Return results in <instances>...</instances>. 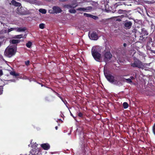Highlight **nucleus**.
Wrapping results in <instances>:
<instances>
[{
  "label": "nucleus",
  "instance_id": "18",
  "mask_svg": "<svg viewBox=\"0 0 155 155\" xmlns=\"http://www.w3.org/2000/svg\"><path fill=\"white\" fill-rule=\"evenodd\" d=\"M64 7L65 8H66L68 9H69L70 8H74L72 5H71V4H66L65 5H64Z\"/></svg>",
  "mask_w": 155,
  "mask_h": 155
},
{
  "label": "nucleus",
  "instance_id": "28",
  "mask_svg": "<svg viewBox=\"0 0 155 155\" xmlns=\"http://www.w3.org/2000/svg\"><path fill=\"white\" fill-rule=\"evenodd\" d=\"M84 16L89 18H91L92 15L90 14H89L86 13H84Z\"/></svg>",
  "mask_w": 155,
  "mask_h": 155
},
{
  "label": "nucleus",
  "instance_id": "47",
  "mask_svg": "<svg viewBox=\"0 0 155 155\" xmlns=\"http://www.w3.org/2000/svg\"><path fill=\"white\" fill-rule=\"evenodd\" d=\"M58 96L59 97H61V96H59V94H58Z\"/></svg>",
  "mask_w": 155,
  "mask_h": 155
},
{
  "label": "nucleus",
  "instance_id": "32",
  "mask_svg": "<svg viewBox=\"0 0 155 155\" xmlns=\"http://www.w3.org/2000/svg\"><path fill=\"white\" fill-rule=\"evenodd\" d=\"M94 19H96L98 18V17L96 16L92 15L91 18Z\"/></svg>",
  "mask_w": 155,
  "mask_h": 155
},
{
  "label": "nucleus",
  "instance_id": "9",
  "mask_svg": "<svg viewBox=\"0 0 155 155\" xmlns=\"http://www.w3.org/2000/svg\"><path fill=\"white\" fill-rule=\"evenodd\" d=\"M71 5H72L74 8L78 6L80 3V2H78L77 0H71Z\"/></svg>",
  "mask_w": 155,
  "mask_h": 155
},
{
  "label": "nucleus",
  "instance_id": "10",
  "mask_svg": "<svg viewBox=\"0 0 155 155\" xmlns=\"http://www.w3.org/2000/svg\"><path fill=\"white\" fill-rule=\"evenodd\" d=\"M53 9L56 13H61L62 12L61 9L59 7L57 6H54L53 8Z\"/></svg>",
  "mask_w": 155,
  "mask_h": 155
},
{
  "label": "nucleus",
  "instance_id": "8",
  "mask_svg": "<svg viewBox=\"0 0 155 155\" xmlns=\"http://www.w3.org/2000/svg\"><path fill=\"white\" fill-rule=\"evenodd\" d=\"M20 7H18L17 10L18 13L21 15H25L26 13V12L25 8L22 6Z\"/></svg>",
  "mask_w": 155,
  "mask_h": 155
},
{
  "label": "nucleus",
  "instance_id": "22",
  "mask_svg": "<svg viewBox=\"0 0 155 155\" xmlns=\"http://www.w3.org/2000/svg\"><path fill=\"white\" fill-rule=\"evenodd\" d=\"M123 106L124 108L126 109L128 107V105L127 102H124L123 104Z\"/></svg>",
  "mask_w": 155,
  "mask_h": 155
},
{
  "label": "nucleus",
  "instance_id": "46",
  "mask_svg": "<svg viewBox=\"0 0 155 155\" xmlns=\"http://www.w3.org/2000/svg\"><path fill=\"white\" fill-rule=\"evenodd\" d=\"M118 20L119 21H121V20L120 19V20L118 19Z\"/></svg>",
  "mask_w": 155,
  "mask_h": 155
},
{
  "label": "nucleus",
  "instance_id": "44",
  "mask_svg": "<svg viewBox=\"0 0 155 155\" xmlns=\"http://www.w3.org/2000/svg\"><path fill=\"white\" fill-rule=\"evenodd\" d=\"M37 145V144H36L35 143V146L36 147H37V145Z\"/></svg>",
  "mask_w": 155,
  "mask_h": 155
},
{
  "label": "nucleus",
  "instance_id": "12",
  "mask_svg": "<svg viewBox=\"0 0 155 155\" xmlns=\"http://www.w3.org/2000/svg\"><path fill=\"white\" fill-rule=\"evenodd\" d=\"M141 32L140 34L142 36H146L148 35V33L146 30L144 28H142L141 29Z\"/></svg>",
  "mask_w": 155,
  "mask_h": 155
},
{
  "label": "nucleus",
  "instance_id": "14",
  "mask_svg": "<svg viewBox=\"0 0 155 155\" xmlns=\"http://www.w3.org/2000/svg\"><path fill=\"white\" fill-rule=\"evenodd\" d=\"M93 8L91 6H87L84 8V12H89L92 10Z\"/></svg>",
  "mask_w": 155,
  "mask_h": 155
},
{
  "label": "nucleus",
  "instance_id": "42",
  "mask_svg": "<svg viewBox=\"0 0 155 155\" xmlns=\"http://www.w3.org/2000/svg\"><path fill=\"white\" fill-rule=\"evenodd\" d=\"M124 15H121L120 17H121L122 18L123 17H124Z\"/></svg>",
  "mask_w": 155,
  "mask_h": 155
},
{
  "label": "nucleus",
  "instance_id": "41",
  "mask_svg": "<svg viewBox=\"0 0 155 155\" xmlns=\"http://www.w3.org/2000/svg\"><path fill=\"white\" fill-rule=\"evenodd\" d=\"M123 45L124 47H125L127 46V44L126 43H124Z\"/></svg>",
  "mask_w": 155,
  "mask_h": 155
},
{
  "label": "nucleus",
  "instance_id": "23",
  "mask_svg": "<svg viewBox=\"0 0 155 155\" xmlns=\"http://www.w3.org/2000/svg\"><path fill=\"white\" fill-rule=\"evenodd\" d=\"M10 74L11 75L15 76H18V74H16L15 72L11 71L10 72Z\"/></svg>",
  "mask_w": 155,
  "mask_h": 155
},
{
  "label": "nucleus",
  "instance_id": "17",
  "mask_svg": "<svg viewBox=\"0 0 155 155\" xmlns=\"http://www.w3.org/2000/svg\"><path fill=\"white\" fill-rule=\"evenodd\" d=\"M17 29L16 30L18 32L24 31L26 30V28L25 27L22 28H16Z\"/></svg>",
  "mask_w": 155,
  "mask_h": 155
},
{
  "label": "nucleus",
  "instance_id": "37",
  "mask_svg": "<svg viewBox=\"0 0 155 155\" xmlns=\"http://www.w3.org/2000/svg\"><path fill=\"white\" fill-rule=\"evenodd\" d=\"M3 74L2 71L1 70H0V76Z\"/></svg>",
  "mask_w": 155,
  "mask_h": 155
},
{
  "label": "nucleus",
  "instance_id": "16",
  "mask_svg": "<svg viewBox=\"0 0 155 155\" xmlns=\"http://www.w3.org/2000/svg\"><path fill=\"white\" fill-rule=\"evenodd\" d=\"M129 12H130V11H127L126 10H123L121 9H119L118 11V13L120 14H125L127 15V14L129 13Z\"/></svg>",
  "mask_w": 155,
  "mask_h": 155
},
{
  "label": "nucleus",
  "instance_id": "13",
  "mask_svg": "<svg viewBox=\"0 0 155 155\" xmlns=\"http://www.w3.org/2000/svg\"><path fill=\"white\" fill-rule=\"evenodd\" d=\"M41 147L45 150H48L50 148V145L48 143H44L42 144Z\"/></svg>",
  "mask_w": 155,
  "mask_h": 155
},
{
  "label": "nucleus",
  "instance_id": "33",
  "mask_svg": "<svg viewBox=\"0 0 155 155\" xmlns=\"http://www.w3.org/2000/svg\"><path fill=\"white\" fill-rule=\"evenodd\" d=\"M153 132L155 135V124L153 127Z\"/></svg>",
  "mask_w": 155,
  "mask_h": 155
},
{
  "label": "nucleus",
  "instance_id": "3",
  "mask_svg": "<svg viewBox=\"0 0 155 155\" xmlns=\"http://www.w3.org/2000/svg\"><path fill=\"white\" fill-rule=\"evenodd\" d=\"M104 74L107 80L111 83L118 86L121 84V83L119 81H118L116 79H115L114 78L111 74L105 73H104Z\"/></svg>",
  "mask_w": 155,
  "mask_h": 155
},
{
  "label": "nucleus",
  "instance_id": "48",
  "mask_svg": "<svg viewBox=\"0 0 155 155\" xmlns=\"http://www.w3.org/2000/svg\"><path fill=\"white\" fill-rule=\"evenodd\" d=\"M69 135L70 134V133H68V134Z\"/></svg>",
  "mask_w": 155,
  "mask_h": 155
},
{
  "label": "nucleus",
  "instance_id": "1",
  "mask_svg": "<svg viewBox=\"0 0 155 155\" xmlns=\"http://www.w3.org/2000/svg\"><path fill=\"white\" fill-rule=\"evenodd\" d=\"M16 51V48L14 46H8L5 51V54L6 56L10 58L15 54Z\"/></svg>",
  "mask_w": 155,
  "mask_h": 155
},
{
  "label": "nucleus",
  "instance_id": "30",
  "mask_svg": "<svg viewBox=\"0 0 155 155\" xmlns=\"http://www.w3.org/2000/svg\"><path fill=\"white\" fill-rule=\"evenodd\" d=\"M22 35H16L15 36V38H21L22 37Z\"/></svg>",
  "mask_w": 155,
  "mask_h": 155
},
{
  "label": "nucleus",
  "instance_id": "29",
  "mask_svg": "<svg viewBox=\"0 0 155 155\" xmlns=\"http://www.w3.org/2000/svg\"><path fill=\"white\" fill-rule=\"evenodd\" d=\"M45 25V24L43 23H41L39 25V27L40 28L42 29L44 28Z\"/></svg>",
  "mask_w": 155,
  "mask_h": 155
},
{
  "label": "nucleus",
  "instance_id": "2",
  "mask_svg": "<svg viewBox=\"0 0 155 155\" xmlns=\"http://www.w3.org/2000/svg\"><path fill=\"white\" fill-rule=\"evenodd\" d=\"M92 54L94 59L97 61L101 62V56L98 52V48L93 47L91 50Z\"/></svg>",
  "mask_w": 155,
  "mask_h": 155
},
{
  "label": "nucleus",
  "instance_id": "27",
  "mask_svg": "<svg viewBox=\"0 0 155 155\" xmlns=\"http://www.w3.org/2000/svg\"><path fill=\"white\" fill-rule=\"evenodd\" d=\"M76 10L78 11L84 12V7L79 8L76 9Z\"/></svg>",
  "mask_w": 155,
  "mask_h": 155
},
{
  "label": "nucleus",
  "instance_id": "38",
  "mask_svg": "<svg viewBox=\"0 0 155 155\" xmlns=\"http://www.w3.org/2000/svg\"><path fill=\"white\" fill-rule=\"evenodd\" d=\"M70 112V114H71V116H72L74 117V119L75 120V118H76V117H74V116H73V114H72L71 113V112Z\"/></svg>",
  "mask_w": 155,
  "mask_h": 155
},
{
  "label": "nucleus",
  "instance_id": "21",
  "mask_svg": "<svg viewBox=\"0 0 155 155\" xmlns=\"http://www.w3.org/2000/svg\"><path fill=\"white\" fill-rule=\"evenodd\" d=\"M69 12L71 13H75L76 12V10L74 9H70Z\"/></svg>",
  "mask_w": 155,
  "mask_h": 155
},
{
  "label": "nucleus",
  "instance_id": "51",
  "mask_svg": "<svg viewBox=\"0 0 155 155\" xmlns=\"http://www.w3.org/2000/svg\"><path fill=\"white\" fill-rule=\"evenodd\" d=\"M7 1H8V0H7Z\"/></svg>",
  "mask_w": 155,
  "mask_h": 155
},
{
  "label": "nucleus",
  "instance_id": "49",
  "mask_svg": "<svg viewBox=\"0 0 155 155\" xmlns=\"http://www.w3.org/2000/svg\"><path fill=\"white\" fill-rule=\"evenodd\" d=\"M10 81H12V80H10Z\"/></svg>",
  "mask_w": 155,
  "mask_h": 155
},
{
  "label": "nucleus",
  "instance_id": "26",
  "mask_svg": "<svg viewBox=\"0 0 155 155\" xmlns=\"http://www.w3.org/2000/svg\"><path fill=\"white\" fill-rule=\"evenodd\" d=\"M32 45V43L31 41H28V43H27L26 44V46L28 48H30L31 47Z\"/></svg>",
  "mask_w": 155,
  "mask_h": 155
},
{
  "label": "nucleus",
  "instance_id": "25",
  "mask_svg": "<svg viewBox=\"0 0 155 155\" xmlns=\"http://www.w3.org/2000/svg\"><path fill=\"white\" fill-rule=\"evenodd\" d=\"M16 29L17 28H8V32H9L12 31L16 30Z\"/></svg>",
  "mask_w": 155,
  "mask_h": 155
},
{
  "label": "nucleus",
  "instance_id": "20",
  "mask_svg": "<svg viewBox=\"0 0 155 155\" xmlns=\"http://www.w3.org/2000/svg\"><path fill=\"white\" fill-rule=\"evenodd\" d=\"M11 43L13 44H15L19 42V40H18L13 39L10 41Z\"/></svg>",
  "mask_w": 155,
  "mask_h": 155
},
{
  "label": "nucleus",
  "instance_id": "7",
  "mask_svg": "<svg viewBox=\"0 0 155 155\" xmlns=\"http://www.w3.org/2000/svg\"><path fill=\"white\" fill-rule=\"evenodd\" d=\"M89 37L91 39L97 40L98 39V36L96 32H93L92 33L89 32Z\"/></svg>",
  "mask_w": 155,
  "mask_h": 155
},
{
  "label": "nucleus",
  "instance_id": "15",
  "mask_svg": "<svg viewBox=\"0 0 155 155\" xmlns=\"http://www.w3.org/2000/svg\"><path fill=\"white\" fill-rule=\"evenodd\" d=\"M120 80L121 81H126L128 83H131L132 81L130 78L128 79H124L122 78H120Z\"/></svg>",
  "mask_w": 155,
  "mask_h": 155
},
{
  "label": "nucleus",
  "instance_id": "34",
  "mask_svg": "<svg viewBox=\"0 0 155 155\" xmlns=\"http://www.w3.org/2000/svg\"><path fill=\"white\" fill-rule=\"evenodd\" d=\"M3 90L2 87H0V94H1L2 93Z\"/></svg>",
  "mask_w": 155,
  "mask_h": 155
},
{
  "label": "nucleus",
  "instance_id": "50",
  "mask_svg": "<svg viewBox=\"0 0 155 155\" xmlns=\"http://www.w3.org/2000/svg\"><path fill=\"white\" fill-rule=\"evenodd\" d=\"M28 146L29 147L30 146V145H28Z\"/></svg>",
  "mask_w": 155,
  "mask_h": 155
},
{
  "label": "nucleus",
  "instance_id": "31",
  "mask_svg": "<svg viewBox=\"0 0 155 155\" xmlns=\"http://www.w3.org/2000/svg\"><path fill=\"white\" fill-rule=\"evenodd\" d=\"M151 27H151V29L153 30L154 28V25L151 21Z\"/></svg>",
  "mask_w": 155,
  "mask_h": 155
},
{
  "label": "nucleus",
  "instance_id": "36",
  "mask_svg": "<svg viewBox=\"0 0 155 155\" xmlns=\"http://www.w3.org/2000/svg\"><path fill=\"white\" fill-rule=\"evenodd\" d=\"M29 61H27L25 62V64L26 65L28 66L29 65Z\"/></svg>",
  "mask_w": 155,
  "mask_h": 155
},
{
  "label": "nucleus",
  "instance_id": "24",
  "mask_svg": "<svg viewBox=\"0 0 155 155\" xmlns=\"http://www.w3.org/2000/svg\"><path fill=\"white\" fill-rule=\"evenodd\" d=\"M60 98L61 99L62 101L64 103V104L66 105V106L67 108H68V106L67 105V104H68V103L67 101L65 100H64L61 97H60Z\"/></svg>",
  "mask_w": 155,
  "mask_h": 155
},
{
  "label": "nucleus",
  "instance_id": "35",
  "mask_svg": "<svg viewBox=\"0 0 155 155\" xmlns=\"http://www.w3.org/2000/svg\"><path fill=\"white\" fill-rule=\"evenodd\" d=\"M78 116L80 117H82L83 116V114L81 113L80 112L78 114Z\"/></svg>",
  "mask_w": 155,
  "mask_h": 155
},
{
  "label": "nucleus",
  "instance_id": "39",
  "mask_svg": "<svg viewBox=\"0 0 155 155\" xmlns=\"http://www.w3.org/2000/svg\"><path fill=\"white\" fill-rule=\"evenodd\" d=\"M68 0H60L61 2H64L68 1Z\"/></svg>",
  "mask_w": 155,
  "mask_h": 155
},
{
  "label": "nucleus",
  "instance_id": "43",
  "mask_svg": "<svg viewBox=\"0 0 155 155\" xmlns=\"http://www.w3.org/2000/svg\"><path fill=\"white\" fill-rule=\"evenodd\" d=\"M58 127L57 126H56L55 127V128L56 129V130H57L58 129Z\"/></svg>",
  "mask_w": 155,
  "mask_h": 155
},
{
  "label": "nucleus",
  "instance_id": "4",
  "mask_svg": "<svg viewBox=\"0 0 155 155\" xmlns=\"http://www.w3.org/2000/svg\"><path fill=\"white\" fill-rule=\"evenodd\" d=\"M131 65L133 67H137L140 68H143L144 67L141 62L137 59H135L134 62L131 64Z\"/></svg>",
  "mask_w": 155,
  "mask_h": 155
},
{
  "label": "nucleus",
  "instance_id": "19",
  "mask_svg": "<svg viewBox=\"0 0 155 155\" xmlns=\"http://www.w3.org/2000/svg\"><path fill=\"white\" fill-rule=\"evenodd\" d=\"M39 11L40 12L44 14H45L47 12L46 10L45 9L42 8L40 9L39 10Z\"/></svg>",
  "mask_w": 155,
  "mask_h": 155
},
{
  "label": "nucleus",
  "instance_id": "5",
  "mask_svg": "<svg viewBox=\"0 0 155 155\" xmlns=\"http://www.w3.org/2000/svg\"><path fill=\"white\" fill-rule=\"evenodd\" d=\"M104 61L107 62L110 60L112 55L110 52H104Z\"/></svg>",
  "mask_w": 155,
  "mask_h": 155
},
{
  "label": "nucleus",
  "instance_id": "45",
  "mask_svg": "<svg viewBox=\"0 0 155 155\" xmlns=\"http://www.w3.org/2000/svg\"><path fill=\"white\" fill-rule=\"evenodd\" d=\"M1 43L0 42V47H1Z\"/></svg>",
  "mask_w": 155,
  "mask_h": 155
},
{
  "label": "nucleus",
  "instance_id": "11",
  "mask_svg": "<svg viewBox=\"0 0 155 155\" xmlns=\"http://www.w3.org/2000/svg\"><path fill=\"white\" fill-rule=\"evenodd\" d=\"M16 7H21V4L18 2H17L14 0H12L11 3H10V4Z\"/></svg>",
  "mask_w": 155,
  "mask_h": 155
},
{
  "label": "nucleus",
  "instance_id": "6",
  "mask_svg": "<svg viewBox=\"0 0 155 155\" xmlns=\"http://www.w3.org/2000/svg\"><path fill=\"white\" fill-rule=\"evenodd\" d=\"M132 25V22L126 20L125 21L124 25V28L126 29H130L131 28Z\"/></svg>",
  "mask_w": 155,
  "mask_h": 155
},
{
  "label": "nucleus",
  "instance_id": "40",
  "mask_svg": "<svg viewBox=\"0 0 155 155\" xmlns=\"http://www.w3.org/2000/svg\"><path fill=\"white\" fill-rule=\"evenodd\" d=\"M130 79H131L133 80V79H134V77H133L132 76L130 77Z\"/></svg>",
  "mask_w": 155,
  "mask_h": 155
}]
</instances>
